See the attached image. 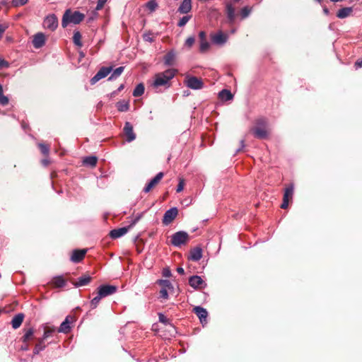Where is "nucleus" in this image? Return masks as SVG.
<instances>
[{"label":"nucleus","instance_id":"obj_59","mask_svg":"<svg viewBox=\"0 0 362 362\" xmlns=\"http://www.w3.org/2000/svg\"><path fill=\"white\" fill-rule=\"evenodd\" d=\"M355 66L356 69L362 67V59H358L355 63Z\"/></svg>","mask_w":362,"mask_h":362},{"label":"nucleus","instance_id":"obj_33","mask_svg":"<svg viewBox=\"0 0 362 362\" xmlns=\"http://www.w3.org/2000/svg\"><path fill=\"white\" fill-rule=\"evenodd\" d=\"M144 90H145V88H144V84L141 83H139L135 87L134 90H133V95L134 97H139L144 94Z\"/></svg>","mask_w":362,"mask_h":362},{"label":"nucleus","instance_id":"obj_22","mask_svg":"<svg viewBox=\"0 0 362 362\" xmlns=\"http://www.w3.org/2000/svg\"><path fill=\"white\" fill-rule=\"evenodd\" d=\"M24 319V315L23 313H18L11 320V325L13 329L18 328Z\"/></svg>","mask_w":362,"mask_h":362},{"label":"nucleus","instance_id":"obj_51","mask_svg":"<svg viewBox=\"0 0 362 362\" xmlns=\"http://www.w3.org/2000/svg\"><path fill=\"white\" fill-rule=\"evenodd\" d=\"M107 0H98L95 10L99 11V10L102 9V8L104 6V5L107 2Z\"/></svg>","mask_w":362,"mask_h":362},{"label":"nucleus","instance_id":"obj_17","mask_svg":"<svg viewBox=\"0 0 362 362\" xmlns=\"http://www.w3.org/2000/svg\"><path fill=\"white\" fill-rule=\"evenodd\" d=\"M129 229V226L115 228L110 232V236L112 239L119 238L125 235Z\"/></svg>","mask_w":362,"mask_h":362},{"label":"nucleus","instance_id":"obj_40","mask_svg":"<svg viewBox=\"0 0 362 362\" xmlns=\"http://www.w3.org/2000/svg\"><path fill=\"white\" fill-rule=\"evenodd\" d=\"M252 11V8L249 6H245L240 10V16L242 19L247 18Z\"/></svg>","mask_w":362,"mask_h":362},{"label":"nucleus","instance_id":"obj_44","mask_svg":"<svg viewBox=\"0 0 362 362\" xmlns=\"http://www.w3.org/2000/svg\"><path fill=\"white\" fill-rule=\"evenodd\" d=\"M159 322L165 325H172L170 320L167 318L163 313H158Z\"/></svg>","mask_w":362,"mask_h":362},{"label":"nucleus","instance_id":"obj_56","mask_svg":"<svg viewBox=\"0 0 362 362\" xmlns=\"http://www.w3.org/2000/svg\"><path fill=\"white\" fill-rule=\"evenodd\" d=\"M240 143V147L238 148V149H236L235 154L239 153L245 147L244 140H241Z\"/></svg>","mask_w":362,"mask_h":362},{"label":"nucleus","instance_id":"obj_50","mask_svg":"<svg viewBox=\"0 0 362 362\" xmlns=\"http://www.w3.org/2000/svg\"><path fill=\"white\" fill-rule=\"evenodd\" d=\"M162 274L164 277H170L172 275L171 271L169 267H165L162 271Z\"/></svg>","mask_w":362,"mask_h":362},{"label":"nucleus","instance_id":"obj_41","mask_svg":"<svg viewBox=\"0 0 362 362\" xmlns=\"http://www.w3.org/2000/svg\"><path fill=\"white\" fill-rule=\"evenodd\" d=\"M146 6L151 12H153L158 8V5L156 0H151L146 3Z\"/></svg>","mask_w":362,"mask_h":362},{"label":"nucleus","instance_id":"obj_29","mask_svg":"<svg viewBox=\"0 0 362 362\" xmlns=\"http://www.w3.org/2000/svg\"><path fill=\"white\" fill-rule=\"evenodd\" d=\"M98 161V158L95 156H86L83 160V164L88 167H95Z\"/></svg>","mask_w":362,"mask_h":362},{"label":"nucleus","instance_id":"obj_30","mask_svg":"<svg viewBox=\"0 0 362 362\" xmlns=\"http://www.w3.org/2000/svg\"><path fill=\"white\" fill-rule=\"evenodd\" d=\"M351 11H352L351 7H344L338 11V12L337 13V18H339L340 19H343V18L348 17L350 15V13H351Z\"/></svg>","mask_w":362,"mask_h":362},{"label":"nucleus","instance_id":"obj_9","mask_svg":"<svg viewBox=\"0 0 362 362\" xmlns=\"http://www.w3.org/2000/svg\"><path fill=\"white\" fill-rule=\"evenodd\" d=\"M178 210L176 207H173L167 210L163 215V223L165 226L169 225L176 218Z\"/></svg>","mask_w":362,"mask_h":362},{"label":"nucleus","instance_id":"obj_57","mask_svg":"<svg viewBox=\"0 0 362 362\" xmlns=\"http://www.w3.org/2000/svg\"><path fill=\"white\" fill-rule=\"evenodd\" d=\"M124 84H121V85L118 87L117 90H115V91H114V92L112 93V95H115V94H117L118 92L122 91V90L124 89Z\"/></svg>","mask_w":362,"mask_h":362},{"label":"nucleus","instance_id":"obj_20","mask_svg":"<svg viewBox=\"0 0 362 362\" xmlns=\"http://www.w3.org/2000/svg\"><path fill=\"white\" fill-rule=\"evenodd\" d=\"M192 9V0H183L180 5L177 11L180 13H188Z\"/></svg>","mask_w":362,"mask_h":362},{"label":"nucleus","instance_id":"obj_3","mask_svg":"<svg viewBox=\"0 0 362 362\" xmlns=\"http://www.w3.org/2000/svg\"><path fill=\"white\" fill-rule=\"evenodd\" d=\"M84 17V14L79 11L71 12L70 9H67L63 15L62 26L66 28L69 23L78 24Z\"/></svg>","mask_w":362,"mask_h":362},{"label":"nucleus","instance_id":"obj_18","mask_svg":"<svg viewBox=\"0 0 362 362\" xmlns=\"http://www.w3.org/2000/svg\"><path fill=\"white\" fill-rule=\"evenodd\" d=\"M202 257V249L200 247H196L190 250L188 259L197 262Z\"/></svg>","mask_w":362,"mask_h":362},{"label":"nucleus","instance_id":"obj_35","mask_svg":"<svg viewBox=\"0 0 362 362\" xmlns=\"http://www.w3.org/2000/svg\"><path fill=\"white\" fill-rule=\"evenodd\" d=\"M38 148L41 153L45 156H48L49 153V146L44 143H38Z\"/></svg>","mask_w":362,"mask_h":362},{"label":"nucleus","instance_id":"obj_8","mask_svg":"<svg viewBox=\"0 0 362 362\" xmlns=\"http://www.w3.org/2000/svg\"><path fill=\"white\" fill-rule=\"evenodd\" d=\"M44 27L51 31H54L58 26V19L54 14L45 18L43 22Z\"/></svg>","mask_w":362,"mask_h":362},{"label":"nucleus","instance_id":"obj_26","mask_svg":"<svg viewBox=\"0 0 362 362\" xmlns=\"http://www.w3.org/2000/svg\"><path fill=\"white\" fill-rule=\"evenodd\" d=\"M45 341V339L42 337L37 340V342L35 344V349L33 350L34 354H38L40 351H43L46 348L47 345Z\"/></svg>","mask_w":362,"mask_h":362},{"label":"nucleus","instance_id":"obj_31","mask_svg":"<svg viewBox=\"0 0 362 362\" xmlns=\"http://www.w3.org/2000/svg\"><path fill=\"white\" fill-rule=\"evenodd\" d=\"M116 107L119 112H127L129 109V103L127 100H120L116 103Z\"/></svg>","mask_w":362,"mask_h":362},{"label":"nucleus","instance_id":"obj_28","mask_svg":"<svg viewBox=\"0 0 362 362\" xmlns=\"http://www.w3.org/2000/svg\"><path fill=\"white\" fill-rule=\"evenodd\" d=\"M71 329V327H70V322L69 321V316H67L66 317V319L64 320V321H63L59 329H57L58 332H62V333H68Z\"/></svg>","mask_w":362,"mask_h":362},{"label":"nucleus","instance_id":"obj_53","mask_svg":"<svg viewBox=\"0 0 362 362\" xmlns=\"http://www.w3.org/2000/svg\"><path fill=\"white\" fill-rule=\"evenodd\" d=\"M8 66L9 63L7 61L0 58V69L8 68Z\"/></svg>","mask_w":362,"mask_h":362},{"label":"nucleus","instance_id":"obj_21","mask_svg":"<svg viewBox=\"0 0 362 362\" xmlns=\"http://www.w3.org/2000/svg\"><path fill=\"white\" fill-rule=\"evenodd\" d=\"M91 276L87 274L83 275L78 278L77 281L74 284L75 287H81L88 285L91 281Z\"/></svg>","mask_w":362,"mask_h":362},{"label":"nucleus","instance_id":"obj_58","mask_svg":"<svg viewBox=\"0 0 362 362\" xmlns=\"http://www.w3.org/2000/svg\"><path fill=\"white\" fill-rule=\"evenodd\" d=\"M136 137H126V139L122 142V145L125 143H130L135 139Z\"/></svg>","mask_w":362,"mask_h":362},{"label":"nucleus","instance_id":"obj_48","mask_svg":"<svg viewBox=\"0 0 362 362\" xmlns=\"http://www.w3.org/2000/svg\"><path fill=\"white\" fill-rule=\"evenodd\" d=\"M160 298L168 299V290L165 288H161L160 291Z\"/></svg>","mask_w":362,"mask_h":362},{"label":"nucleus","instance_id":"obj_4","mask_svg":"<svg viewBox=\"0 0 362 362\" xmlns=\"http://www.w3.org/2000/svg\"><path fill=\"white\" fill-rule=\"evenodd\" d=\"M241 0H228L223 4L225 6V13L226 15L228 23L230 25L233 24L235 21L236 13L234 4L238 3Z\"/></svg>","mask_w":362,"mask_h":362},{"label":"nucleus","instance_id":"obj_1","mask_svg":"<svg viewBox=\"0 0 362 362\" xmlns=\"http://www.w3.org/2000/svg\"><path fill=\"white\" fill-rule=\"evenodd\" d=\"M117 286L110 284H102L99 286L97 288L96 296L90 302V308H96L102 298L113 295L117 292Z\"/></svg>","mask_w":362,"mask_h":362},{"label":"nucleus","instance_id":"obj_54","mask_svg":"<svg viewBox=\"0 0 362 362\" xmlns=\"http://www.w3.org/2000/svg\"><path fill=\"white\" fill-rule=\"evenodd\" d=\"M50 161L47 158H43L41 160V164L44 167H47L49 164Z\"/></svg>","mask_w":362,"mask_h":362},{"label":"nucleus","instance_id":"obj_25","mask_svg":"<svg viewBox=\"0 0 362 362\" xmlns=\"http://www.w3.org/2000/svg\"><path fill=\"white\" fill-rule=\"evenodd\" d=\"M175 59V52L173 51H170L164 56V64L165 66H172L174 64Z\"/></svg>","mask_w":362,"mask_h":362},{"label":"nucleus","instance_id":"obj_49","mask_svg":"<svg viewBox=\"0 0 362 362\" xmlns=\"http://www.w3.org/2000/svg\"><path fill=\"white\" fill-rule=\"evenodd\" d=\"M195 42V39L194 37H188L186 41H185V45L187 47H191L193 44Z\"/></svg>","mask_w":362,"mask_h":362},{"label":"nucleus","instance_id":"obj_23","mask_svg":"<svg viewBox=\"0 0 362 362\" xmlns=\"http://www.w3.org/2000/svg\"><path fill=\"white\" fill-rule=\"evenodd\" d=\"M57 332V328L54 326L45 325L44 326V334L42 335V338L45 340L49 337L53 336V334Z\"/></svg>","mask_w":362,"mask_h":362},{"label":"nucleus","instance_id":"obj_38","mask_svg":"<svg viewBox=\"0 0 362 362\" xmlns=\"http://www.w3.org/2000/svg\"><path fill=\"white\" fill-rule=\"evenodd\" d=\"M9 99L7 96L4 95L3 86L0 83V105L5 106L8 104Z\"/></svg>","mask_w":362,"mask_h":362},{"label":"nucleus","instance_id":"obj_64","mask_svg":"<svg viewBox=\"0 0 362 362\" xmlns=\"http://www.w3.org/2000/svg\"><path fill=\"white\" fill-rule=\"evenodd\" d=\"M236 32V29L235 28H233L231 30L230 33H235Z\"/></svg>","mask_w":362,"mask_h":362},{"label":"nucleus","instance_id":"obj_32","mask_svg":"<svg viewBox=\"0 0 362 362\" xmlns=\"http://www.w3.org/2000/svg\"><path fill=\"white\" fill-rule=\"evenodd\" d=\"M124 68L123 66H119L115 69L110 76L108 78V81H112L118 78L124 71Z\"/></svg>","mask_w":362,"mask_h":362},{"label":"nucleus","instance_id":"obj_62","mask_svg":"<svg viewBox=\"0 0 362 362\" xmlns=\"http://www.w3.org/2000/svg\"><path fill=\"white\" fill-rule=\"evenodd\" d=\"M323 12H324V13H325V14H326V15H328V14L329 13V9H328L327 8H326V7H325V8H323Z\"/></svg>","mask_w":362,"mask_h":362},{"label":"nucleus","instance_id":"obj_15","mask_svg":"<svg viewBox=\"0 0 362 362\" xmlns=\"http://www.w3.org/2000/svg\"><path fill=\"white\" fill-rule=\"evenodd\" d=\"M200 40L199 51L202 53L206 52L210 47V44L206 38V33L204 31H201L199 33Z\"/></svg>","mask_w":362,"mask_h":362},{"label":"nucleus","instance_id":"obj_36","mask_svg":"<svg viewBox=\"0 0 362 362\" xmlns=\"http://www.w3.org/2000/svg\"><path fill=\"white\" fill-rule=\"evenodd\" d=\"M157 283L162 286V288H165V289H173V286L172 283L168 279H159Z\"/></svg>","mask_w":362,"mask_h":362},{"label":"nucleus","instance_id":"obj_6","mask_svg":"<svg viewBox=\"0 0 362 362\" xmlns=\"http://www.w3.org/2000/svg\"><path fill=\"white\" fill-rule=\"evenodd\" d=\"M185 84L188 88L193 90H199L204 87L202 80L196 76L187 77Z\"/></svg>","mask_w":362,"mask_h":362},{"label":"nucleus","instance_id":"obj_52","mask_svg":"<svg viewBox=\"0 0 362 362\" xmlns=\"http://www.w3.org/2000/svg\"><path fill=\"white\" fill-rule=\"evenodd\" d=\"M184 185H185L184 180L182 179H180L179 180V183H178V185L177 186L176 192H182L183 190Z\"/></svg>","mask_w":362,"mask_h":362},{"label":"nucleus","instance_id":"obj_46","mask_svg":"<svg viewBox=\"0 0 362 362\" xmlns=\"http://www.w3.org/2000/svg\"><path fill=\"white\" fill-rule=\"evenodd\" d=\"M152 35H153V33L151 31H148V33H146L143 35V39L146 42H154L155 39Z\"/></svg>","mask_w":362,"mask_h":362},{"label":"nucleus","instance_id":"obj_11","mask_svg":"<svg viewBox=\"0 0 362 362\" xmlns=\"http://www.w3.org/2000/svg\"><path fill=\"white\" fill-rule=\"evenodd\" d=\"M228 39V35L227 34L223 33L221 31L218 32L217 33L211 36V41L214 44L222 46L227 42Z\"/></svg>","mask_w":362,"mask_h":362},{"label":"nucleus","instance_id":"obj_60","mask_svg":"<svg viewBox=\"0 0 362 362\" xmlns=\"http://www.w3.org/2000/svg\"><path fill=\"white\" fill-rule=\"evenodd\" d=\"M176 270H177V273H179L181 275L185 274V270L182 267H177Z\"/></svg>","mask_w":362,"mask_h":362},{"label":"nucleus","instance_id":"obj_45","mask_svg":"<svg viewBox=\"0 0 362 362\" xmlns=\"http://www.w3.org/2000/svg\"><path fill=\"white\" fill-rule=\"evenodd\" d=\"M192 16H185L182 18H181L177 23V26L179 27H183L185 26L188 21L191 19Z\"/></svg>","mask_w":362,"mask_h":362},{"label":"nucleus","instance_id":"obj_12","mask_svg":"<svg viewBox=\"0 0 362 362\" xmlns=\"http://www.w3.org/2000/svg\"><path fill=\"white\" fill-rule=\"evenodd\" d=\"M257 126L252 129L254 136H267V132L265 129V121L264 119H259L257 122Z\"/></svg>","mask_w":362,"mask_h":362},{"label":"nucleus","instance_id":"obj_39","mask_svg":"<svg viewBox=\"0 0 362 362\" xmlns=\"http://www.w3.org/2000/svg\"><path fill=\"white\" fill-rule=\"evenodd\" d=\"M81 35L80 32H78V31L74 32V36H73V41H74V44L78 47H81L82 42H81Z\"/></svg>","mask_w":362,"mask_h":362},{"label":"nucleus","instance_id":"obj_19","mask_svg":"<svg viewBox=\"0 0 362 362\" xmlns=\"http://www.w3.org/2000/svg\"><path fill=\"white\" fill-rule=\"evenodd\" d=\"M194 312L197 315V316L199 317L201 323H204V322H206V317L208 315L207 310L200 306H196L194 308Z\"/></svg>","mask_w":362,"mask_h":362},{"label":"nucleus","instance_id":"obj_5","mask_svg":"<svg viewBox=\"0 0 362 362\" xmlns=\"http://www.w3.org/2000/svg\"><path fill=\"white\" fill-rule=\"evenodd\" d=\"M189 239V235L183 230L177 231L171 235V244L177 247H180L182 245L187 243Z\"/></svg>","mask_w":362,"mask_h":362},{"label":"nucleus","instance_id":"obj_34","mask_svg":"<svg viewBox=\"0 0 362 362\" xmlns=\"http://www.w3.org/2000/svg\"><path fill=\"white\" fill-rule=\"evenodd\" d=\"M53 284L57 288H63L66 285V281L62 276H58L54 279Z\"/></svg>","mask_w":362,"mask_h":362},{"label":"nucleus","instance_id":"obj_14","mask_svg":"<svg viewBox=\"0 0 362 362\" xmlns=\"http://www.w3.org/2000/svg\"><path fill=\"white\" fill-rule=\"evenodd\" d=\"M164 174L162 172L158 173L143 189V192L148 193L160 180L163 178Z\"/></svg>","mask_w":362,"mask_h":362},{"label":"nucleus","instance_id":"obj_63","mask_svg":"<svg viewBox=\"0 0 362 362\" xmlns=\"http://www.w3.org/2000/svg\"><path fill=\"white\" fill-rule=\"evenodd\" d=\"M21 349L23 350L27 351L28 349V345L22 346Z\"/></svg>","mask_w":362,"mask_h":362},{"label":"nucleus","instance_id":"obj_37","mask_svg":"<svg viewBox=\"0 0 362 362\" xmlns=\"http://www.w3.org/2000/svg\"><path fill=\"white\" fill-rule=\"evenodd\" d=\"M124 136H135L133 131V127L132 124L129 122H127L124 127Z\"/></svg>","mask_w":362,"mask_h":362},{"label":"nucleus","instance_id":"obj_24","mask_svg":"<svg viewBox=\"0 0 362 362\" xmlns=\"http://www.w3.org/2000/svg\"><path fill=\"white\" fill-rule=\"evenodd\" d=\"M218 98L222 101H228L231 100L233 98V95L232 94L230 90L223 89L218 93Z\"/></svg>","mask_w":362,"mask_h":362},{"label":"nucleus","instance_id":"obj_13","mask_svg":"<svg viewBox=\"0 0 362 362\" xmlns=\"http://www.w3.org/2000/svg\"><path fill=\"white\" fill-rule=\"evenodd\" d=\"M86 252L87 250L86 249L74 250L72 252V255L71 256L70 259L74 263H79L83 259Z\"/></svg>","mask_w":362,"mask_h":362},{"label":"nucleus","instance_id":"obj_7","mask_svg":"<svg viewBox=\"0 0 362 362\" xmlns=\"http://www.w3.org/2000/svg\"><path fill=\"white\" fill-rule=\"evenodd\" d=\"M112 68L111 66H103L101 67L97 74L90 79V83L94 85L100 79L106 77L110 73H111Z\"/></svg>","mask_w":362,"mask_h":362},{"label":"nucleus","instance_id":"obj_2","mask_svg":"<svg viewBox=\"0 0 362 362\" xmlns=\"http://www.w3.org/2000/svg\"><path fill=\"white\" fill-rule=\"evenodd\" d=\"M177 73V70L174 69H168L163 72L158 73L155 76L153 86L158 88L165 86L166 88L170 86V80L174 78Z\"/></svg>","mask_w":362,"mask_h":362},{"label":"nucleus","instance_id":"obj_47","mask_svg":"<svg viewBox=\"0 0 362 362\" xmlns=\"http://www.w3.org/2000/svg\"><path fill=\"white\" fill-rule=\"evenodd\" d=\"M28 0H12L11 6L13 7H19L24 6L28 3Z\"/></svg>","mask_w":362,"mask_h":362},{"label":"nucleus","instance_id":"obj_43","mask_svg":"<svg viewBox=\"0 0 362 362\" xmlns=\"http://www.w3.org/2000/svg\"><path fill=\"white\" fill-rule=\"evenodd\" d=\"M144 213L145 211L138 214L134 218H132L131 220L130 225L129 226V228L136 225L139 221V220L143 217Z\"/></svg>","mask_w":362,"mask_h":362},{"label":"nucleus","instance_id":"obj_55","mask_svg":"<svg viewBox=\"0 0 362 362\" xmlns=\"http://www.w3.org/2000/svg\"><path fill=\"white\" fill-rule=\"evenodd\" d=\"M288 203H289L288 201L283 200V202H282V204L281 205V208L284 209H287L288 206Z\"/></svg>","mask_w":362,"mask_h":362},{"label":"nucleus","instance_id":"obj_42","mask_svg":"<svg viewBox=\"0 0 362 362\" xmlns=\"http://www.w3.org/2000/svg\"><path fill=\"white\" fill-rule=\"evenodd\" d=\"M34 331L33 328H29L27 329L23 337V341L24 343L27 342L33 335Z\"/></svg>","mask_w":362,"mask_h":362},{"label":"nucleus","instance_id":"obj_16","mask_svg":"<svg viewBox=\"0 0 362 362\" xmlns=\"http://www.w3.org/2000/svg\"><path fill=\"white\" fill-rule=\"evenodd\" d=\"M45 44V36L42 33H37L34 35L33 45L35 48L39 49Z\"/></svg>","mask_w":362,"mask_h":362},{"label":"nucleus","instance_id":"obj_10","mask_svg":"<svg viewBox=\"0 0 362 362\" xmlns=\"http://www.w3.org/2000/svg\"><path fill=\"white\" fill-rule=\"evenodd\" d=\"M189 284L194 289L205 288L206 286V284L203 281L202 277L197 275L189 277Z\"/></svg>","mask_w":362,"mask_h":362},{"label":"nucleus","instance_id":"obj_27","mask_svg":"<svg viewBox=\"0 0 362 362\" xmlns=\"http://www.w3.org/2000/svg\"><path fill=\"white\" fill-rule=\"evenodd\" d=\"M294 191V186L293 184H291L287 187H286L284 190L283 200L288 201L293 199Z\"/></svg>","mask_w":362,"mask_h":362},{"label":"nucleus","instance_id":"obj_61","mask_svg":"<svg viewBox=\"0 0 362 362\" xmlns=\"http://www.w3.org/2000/svg\"><path fill=\"white\" fill-rule=\"evenodd\" d=\"M4 31H5V27L0 25V38L1 37L2 34L4 33Z\"/></svg>","mask_w":362,"mask_h":362}]
</instances>
